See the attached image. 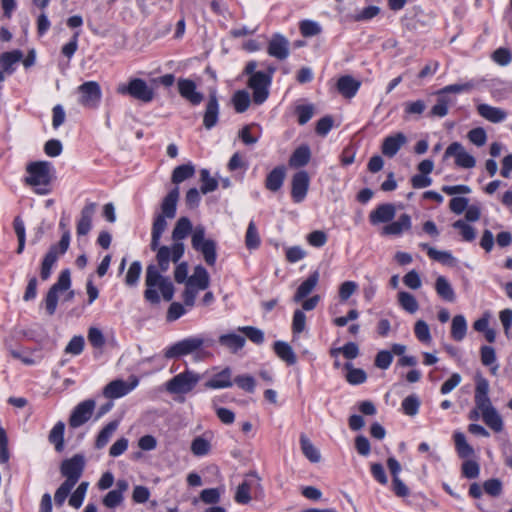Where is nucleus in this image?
I'll return each mask as SVG.
<instances>
[{
    "instance_id": "nucleus-1",
    "label": "nucleus",
    "mask_w": 512,
    "mask_h": 512,
    "mask_svg": "<svg viewBox=\"0 0 512 512\" xmlns=\"http://www.w3.org/2000/svg\"><path fill=\"white\" fill-rule=\"evenodd\" d=\"M163 273L154 264L146 268L144 298L151 304H158L161 300L169 302L174 296V285Z\"/></svg>"
},
{
    "instance_id": "nucleus-2",
    "label": "nucleus",
    "mask_w": 512,
    "mask_h": 512,
    "mask_svg": "<svg viewBox=\"0 0 512 512\" xmlns=\"http://www.w3.org/2000/svg\"><path fill=\"white\" fill-rule=\"evenodd\" d=\"M179 194V188H173L161 203V211L155 216L152 226L150 244L152 250H156L160 244L162 234L168 226L167 219H173L176 215Z\"/></svg>"
},
{
    "instance_id": "nucleus-3",
    "label": "nucleus",
    "mask_w": 512,
    "mask_h": 512,
    "mask_svg": "<svg viewBox=\"0 0 512 512\" xmlns=\"http://www.w3.org/2000/svg\"><path fill=\"white\" fill-rule=\"evenodd\" d=\"M28 176L25 178L26 184L35 188V192L40 195L49 193V184L51 182V164L47 161L32 162L27 165Z\"/></svg>"
},
{
    "instance_id": "nucleus-4",
    "label": "nucleus",
    "mask_w": 512,
    "mask_h": 512,
    "mask_svg": "<svg viewBox=\"0 0 512 512\" xmlns=\"http://www.w3.org/2000/svg\"><path fill=\"white\" fill-rule=\"evenodd\" d=\"M191 245L194 250L203 255L205 262L213 266L217 259L216 242L205 237V228L201 225L193 229L191 236Z\"/></svg>"
},
{
    "instance_id": "nucleus-5",
    "label": "nucleus",
    "mask_w": 512,
    "mask_h": 512,
    "mask_svg": "<svg viewBox=\"0 0 512 512\" xmlns=\"http://www.w3.org/2000/svg\"><path fill=\"white\" fill-rule=\"evenodd\" d=\"M116 91L118 94L129 95L144 103H149L154 99L153 89L140 78H133L127 84L120 83L117 86Z\"/></svg>"
},
{
    "instance_id": "nucleus-6",
    "label": "nucleus",
    "mask_w": 512,
    "mask_h": 512,
    "mask_svg": "<svg viewBox=\"0 0 512 512\" xmlns=\"http://www.w3.org/2000/svg\"><path fill=\"white\" fill-rule=\"evenodd\" d=\"M201 376L191 370H186L166 382V390L171 394H187L194 389Z\"/></svg>"
},
{
    "instance_id": "nucleus-7",
    "label": "nucleus",
    "mask_w": 512,
    "mask_h": 512,
    "mask_svg": "<svg viewBox=\"0 0 512 512\" xmlns=\"http://www.w3.org/2000/svg\"><path fill=\"white\" fill-rule=\"evenodd\" d=\"M272 77L262 71L253 73L249 77L248 87L253 92V102L257 105L263 104L269 96V87L271 85Z\"/></svg>"
},
{
    "instance_id": "nucleus-8",
    "label": "nucleus",
    "mask_w": 512,
    "mask_h": 512,
    "mask_svg": "<svg viewBox=\"0 0 512 512\" xmlns=\"http://www.w3.org/2000/svg\"><path fill=\"white\" fill-rule=\"evenodd\" d=\"M183 243H173L171 246L158 245L156 254L157 265L159 271L167 272L170 267V262L177 263L184 254Z\"/></svg>"
},
{
    "instance_id": "nucleus-9",
    "label": "nucleus",
    "mask_w": 512,
    "mask_h": 512,
    "mask_svg": "<svg viewBox=\"0 0 512 512\" xmlns=\"http://www.w3.org/2000/svg\"><path fill=\"white\" fill-rule=\"evenodd\" d=\"M453 158L454 164L463 169L476 166L475 157L460 142H452L445 150L444 159Z\"/></svg>"
},
{
    "instance_id": "nucleus-10",
    "label": "nucleus",
    "mask_w": 512,
    "mask_h": 512,
    "mask_svg": "<svg viewBox=\"0 0 512 512\" xmlns=\"http://www.w3.org/2000/svg\"><path fill=\"white\" fill-rule=\"evenodd\" d=\"M78 103L84 107L96 108L101 100L102 92L96 81H87L77 88Z\"/></svg>"
},
{
    "instance_id": "nucleus-11",
    "label": "nucleus",
    "mask_w": 512,
    "mask_h": 512,
    "mask_svg": "<svg viewBox=\"0 0 512 512\" xmlns=\"http://www.w3.org/2000/svg\"><path fill=\"white\" fill-rule=\"evenodd\" d=\"M71 285L70 273L68 270L61 272L57 282L50 288L45 299V308L49 315H52L57 307L58 294L67 292Z\"/></svg>"
},
{
    "instance_id": "nucleus-12",
    "label": "nucleus",
    "mask_w": 512,
    "mask_h": 512,
    "mask_svg": "<svg viewBox=\"0 0 512 512\" xmlns=\"http://www.w3.org/2000/svg\"><path fill=\"white\" fill-rule=\"evenodd\" d=\"M85 466V460L82 455H74L70 459H66L62 462L60 471L61 474L66 478V482H70L74 485L78 482L82 476Z\"/></svg>"
},
{
    "instance_id": "nucleus-13",
    "label": "nucleus",
    "mask_w": 512,
    "mask_h": 512,
    "mask_svg": "<svg viewBox=\"0 0 512 512\" xmlns=\"http://www.w3.org/2000/svg\"><path fill=\"white\" fill-rule=\"evenodd\" d=\"M96 403L92 399L80 402L72 411L69 418V425L73 428L85 424L92 416Z\"/></svg>"
},
{
    "instance_id": "nucleus-14",
    "label": "nucleus",
    "mask_w": 512,
    "mask_h": 512,
    "mask_svg": "<svg viewBox=\"0 0 512 512\" xmlns=\"http://www.w3.org/2000/svg\"><path fill=\"white\" fill-rule=\"evenodd\" d=\"M202 344L203 340L200 338H187L167 348L164 352V356L168 359H171L187 355L197 350L199 347L202 346Z\"/></svg>"
},
{
    "instance_id": "nucleus-15",
    "label": "nucleus",
    "mask_w": 512,
    "mask_h": 512,
    "mask_svg": "<svg viewBox=\"0 0 512 512\" xmlns=\"http://www.w3.org/2000/svg\"><path fill=\"white\" fill-rule=\"evenodd\" d=\"M310 177L304 170L295 173L291 181V196L295 203H301L307 196Z\"/></svg>"
},
{
    "instance_id": "nucleus-16",
    "label": "nucleus",
    "mask_w": 512,
    "mask_h": 512,
    "mask_svg": "<svg viewBox=\"0 0 512 512\" xmlns=\"http://www.w3.org/2000/svg\"><path fill=\"white\" fill-rule=\"evenodd\" d=\"M138 385V379L133 378L132 382L128 384L124 380L117 379L108 383L103 389V395L109 399H116L127 395Z\"/></svg>"
},
{
    "instance_id": "nucleus-17",
    "label": "nucleus",
    "mask_w": 512,
    "mask_h": 512,
    "mask_svg": "<svg viewBox=\"0 0 512 512\" xmlns=\"http://www.w3.org/2000/svg\"><path fill=\"white\" fill-rule=\"evenodd\" d=\"M412 227V220L410 215L404 213L401 214L396 221H390L386 224L381 231L382 235L388 236H400L404 232H407Z\"/></svg>"
},
{
    "instance_id": "nucleus-18",
    "label": "nucleus",
    "mask_w": 512,
    "mask_h": 512,
    "mask_svg": "<svg viewBox=\"0 0 512 512\" xmlns=\"http://www.w3.org/2000/svg\"><path fill=\"white\" fill-rule=\"evenodd\" d=\"M396 215V208L391 203L378 205L369 214V221L372 225L390 223Z\"/></svg>"
},
{
    "instance_id": "nucleus-19",
    "label": "nucleus",
    "mask_w": 512,
    "mask_h": 512,
    "mask_svg": "<svg viewBox=\"0 0 512 512\" xmlns=\"http://www.w3.org/2000/svg\"><path fill=\"white\" fill-rule=\"evenodd\" d=\"M97 205L95 203H87L80 213V218L77 222V234L84 236L89 233L92 227V219L96 212Z\"/></svg>"
},
{
    "instance_id": "nucleus-20",
    "label": "nucleus",
    "mask_w": 512,
    "mask_h": 512,
    "mask_svg": "<svg viewBox=\"0 0 512 512\" xmlns=\"http://www.w3.org/2000/svg\"><path fill=\"white\" fill-rule=\"evenodd\" d=\"M478 114L491 123H501L507 119L508 113L502 108L494 107L489 104H479L477 106Z\"/></svg>"
},
{
    "instance_id": "nucleus-21",
    "label": "nucleus",
    "mask_w": 512,
    "mask_h": 512,
    "mask_svg": "<svg viewBox=\"0 0 512 512\" xmlns=\"http://www.w3.org/2000/svg\"><path fill=\"white\" fill-rule=\"evenodd\" d=\"M268 54L279 60L286 59L289 55L288 40L281 35L273 36L268 44Z\"/></svg>"
},
{
    "instance_id": "nucleus-22",
    "label": "nucleus",
    "mask_w": 512,
    "mask_h": 512,
    "mask_svg": "<svg viewBox=\"0 0 512 512\" xmlns=\"http://www.w3.org/2000/svg\"><path fill=\"white\" fill-rule=\"evenodd\" d=\"M407 142L406 136L399 132L386 137L382 144V153L387 157H393L400 148Z\"/></svg>"
},
{
    "instance_id": "nucleus-23",
    "label": "nucleus",
    "mask_w": 512,
    "mask_h": 512,
    "mask_svg": "<svg viewBox=\"0 0 512 512\" xmlns=\"http://www.w3.org/2000/svg\"><path fill=\"white\" fill-rule=\"evenodd\" d=\"M178 89L180 95L194 105L201 103L203 100L202 94L196 91V84L190 79H180Z\"/></svg>"
},
{
    "instance_id": "nucleus-24",
    "label": "nucleus",
    "mask_w": 512,
    "mask_h": 512,
    "mask_svg": "<svg viewBox=\"0 0 512 512\" xmlns=\"http://www.w3.org/2000/svg\"><path fill=\"white\" fill-rule=\"evenodd\" d=\"M185 284L202 291L206 290L210 284V277L207 270L201 265L196 266L193 274L187 279Z\"/></svg>"
},
{
    "instance_id": "nucleus-25",
    "label": "nucleus",
    "mask_w": 512,
    "mask_h": 512,
    "mask_svg": "<svg viewBox=\"0 0 512 512\" xmlns=\"http://www.w3.org/2000/svg\"><path fill=\"white\" fill-rule=\"evenodd\" d=\"M273 351L277 357L287 365H294L297 362L295 352L291 345L285 341H276L273 344Z\"/></svg>"
},
{
    "instance_id": "nucleus-26",
    "label": "nucleus",
    "mask_w": 512,
    "mask_h": 512,
    "mask_svg": "<svg viewBox=\"0 0 512 512\" xmlns=\"http://www.w3.org/2000/svg\"><path fill=\"white\" fill-rule=\"evenodd\" d=\"M219 343L232 353H236L244 347L246 339L239 333H227L219 337Z\"/></svg>"
},
{
    "instance_id": "nucleus-27",
    "label": "nucleus",
    "mask_w": 512,
    "mask_h": 512,
    "mask_svg": "<svg viewBox=\"0 0 512 512\" xmlns=\"http://www.w3.org/2000/svg\"><path fill=\"white\" fill-rule=\"evenodd\" d=\"M318 281H319V272L318 271L312 272L308 276V278L305 281H303L300 284V286L298 287V289L294 295V300L298 302V301L303 300L305 297H307L317 286Z\"/></svg>"
},
{
    "instance_id": "nucleus-28",
    "label": "nucleus",
    "mask_w": 512,
    "mask_h": 512,
    "mask_svg": "<svg viewBox=\"0 0 512 512\" xmlns=\"http://www.w3.org/2000/svg\"><path fill=\"white\" fill-rule=\"evenodd\" d=\"M337 88L344 97L352 98L359 90L360 82L351 76H342L338 79Z\"/></svg>"
},
{
    "instance_id": "nucleus-29",
    "label": "nucleus",
    "mask_w": 512,
    "mask_h": 512,
    "mask_svg": "<svg viewBox=\"0 0 512 512\" xmlns=\"http://www.w3.org/2000/svg\"><path fill=\"white\" fill-rule=\"evenodd\" d=\"M219 105L216 96L213 94L210 96L206 111L204 114L203 124L207 129L214 127L218 121Z\"/></svg>"
},
{
    "instance_id": "nucleus-30",
    "label": "nucleus",
    "mask_w": 512,
    "mask_h": 512,
    "mask_svg": "<svg viewBox=\"0 0 512 512\" xmlns=\"http://www.w3.org/2000/svg\"><path fill=\"white\" fill-rule=\"evenodd\" d=\"M232 384L231 370L230 368H225L208 380L205 383V387L210 389H221L231 387Z\"/></svg>"
},
{
    "instance_id": "nucleus-31",
    "label": "nucleus",
    "mask_w": 512,
    "mask_h": 512,
    "mask_svg": "<svg viewBox=\"0 0 512 512\" xmlns=\"http://www.w3.org/2000/svg\"><path fill=\"white\" fill-rule=\"evenodd\" d=\"M435 290L439 297L448 302L456 299L454 289L444 276H438L435 282Z\"/></svg>"
},
{
    "instance_id": "nucleus-32",
    "label": "nucleus",
    "mask_w": 512,
    "mask_h": 512,
    "mask_svg": "<svg viewBox=\"0 0 512 512\" xmlns=\"http://www.w3.org/2000/svg\"><path fill=\"white\" fill-rule=\"evenodd\" d=\"M482 419L485 424L494 432L499 433L504 428L502 417L495 409V407L481 413Z\"/></svg>"
},
{
    "instance_id": "nucleus-33",
    "label": "nucleus",
    "mask_w": 512,
    "mask_h": 512,
    "mask_svg": "<svg viewBox=\"0 0 512 512\" xmlns=\"http://www.w3.org/2000/svg\"><path fill=\"white\" fill-rule=\"evenodd\" d=\"M190 232H193L191 221L187 217L179 218L172 232L174 243H182Z\"/></svg>"
},
{
    "instance_id": "nucleus-34",
    "label": "nucleus",
    "mask_w": 512,
    "mask_h": 512,
    "mask_svg": "<svg viewBox=\"0 0 512 512\" xmlns=\"http://www.w3.org/2000/svg\"><path fill=\"white\" fill-rule=\"evenodd\" d=\"M285 170L283 167L274 168L267 176L265 186L270 191H278L284 182Z\"/></svg>"
},
{
    "instance_id": "nucleus-35",
    "label": "nucleus",
    "mask_w": 512,
    "mask_h": 512,
    "mask_svg": "<svg viewBox=\"0 0 512 512\" xmlns=\"http://www.w3.org/2000/svg\"><path fill=\"white\" fill-rule=\"evenodd\" d=\"M23 57V54L19 50L10 52H4L0 55V66L5 69L8 74H12L14 71L13 66L18 63Z\"/></svg>"
},
{
    "instance_id": "nucleus-36",
    "label": "nucleus",
    "mask_w": 512,
    "mask_h": 512,
    "mask_svg": "<svg viewBox=\"0 0 512 512\" xmlns=\"http://www.w3.org/2000/svg\"><path fill=\"white\" fill-rule=\"evenodd\" d=\"M301 450L304 456L312 463H318L321 460V454L319 450L313 445V443L305 436H300Z\"/></svg>"
},
{
    "instance_id": "nucleus-37",
    "label": "nucleus",
    "mask_w": 512,
    "mask_h": 512,
    "mask_svg": "<svg viewBox=\"0 0 512 512\" xmlns=\"http://www.w3.org/2000/svg\"><path fill=\"white\" fill-rule=\"evenodd\" d=\"M64 429L63 422H58L49 433V442L55 446V449L60 452L64 447Z\"/></svg>"
},
{
    "instance_id": "nucleus-38",
    "label": "nucleus",
    "mask_w": 512,
    "mask_h": 512,
    "mask_svg": "<svg viewBox=\"0 0 512 512\" xmlns=\"http://www.w3.org/2000/svg\"><path fill=\"white\" fill-rule=\"evenodd\" d=\"M310 149L307 146H300L290 157L289 164L292 167H302L310 160Z\"/></svg>"
},
{
    "instance_id": "nucleus-39",
    "label": "nucleus",
    "mask_w": 512,
    "mask_h": 512,
    "mask_svg": "<svg viewBox=\"0 0 512 512\" xmlns=\"http://www.w3.org/2000/svg\"><path fill=\"white\" fill-rule=\"evenodd\" d=\"M456 450L461 458H468L474 455V449L467 443L466 437L461 432L454 434Z\"/></svg>"
},
{
    "instance_id": "nucleus-40",
    "label": "nucleus",
    "mask_w": 512,
    "mask_h": 512,
    "mask_svg": "<svg viewBox=\"0 0 512 512\" xmlns=\"http://www.w3.org/2000/svg\"><path fill=\"white\" fill-rule=\"evenodd\" d=\"M475 87L474 81H467L465 83H456L443 87L440 89L437 94L439 96L446 95L449 93L461 94L470 92Z\"/></svg>"
},
{
    "instance_id": "nucleus-41",
    "label": "nucleus",
    "mask_w": 512,
    "mask_h": 512,
    "mask_svg": "<svg viewBox=\"0 0 512 512\" xmlns=\"http://www.w3.org/2000/svg\"><path fill=\"white\" fill-rule=\"evenodd\" d=\"M118 427V422L117 421H112L110 423H108L98 434L97 436V439H96V447L98 449H101L103 448L104 446L107 445V443L109 442L110 438L112 437V435L114 434V432L116 431Z\"/></svg>"
},
{
    "instance_id": "nucleus-42",
    "label": "nucleus",
    "mask_w": 512,
    "mask_h": 512,
    "mask_svg": "<svg viewBox=\"0 0 512 512\" xmlns=\"http://www.w3.org/2000/svg\"><path fill=\"white\" fill-rule=\"evenodd\" d=\"M254 480L245 479L236 490L235 501L239 504H247L251 500L250 491Z\"/></svg>"
},
{
    "instance_id": "nucleus-43",
    "label": "nucleus",
    "mask_w": 512,
    "mask_h": 512,
    "mask_svg": "<svg viewBox=\"0 0 512 512\" xmlns=\"http://www.w3.org/2000/svg\"><path fill=\"white\" fill-rule=\"evenodd\" d=\"M261 240L254 221H250L245 235V245L249 250L257 249Z\"/></svg>"
},
{
    "instance_id": "nucleus-44",
    "label": "nucleus",
    "mask_w": 512,
    "mask_h": 512,
    "mask_svg": "<svg viewBox=\"0 0 512 512\" xmlns=\"http://www.w3.org/2000/svg\"><path fill=\"white\" fill-rule=\"evenodd\" d=\"M88 487H89L88 482H81L78 485V487L74 490V492L71 494V496L69 498V505L75 509L80 508L84 501Z\"/></svg>"
},
{
    "instance_id": "nucleus-45",
    "label": "nucleus",
    "mask_w": 512,
    "mask_h": 512,
    "mask_svg": "<svg viewBox=\"0 0 512 512\" xmlns=\"http://www.w3.org/2000/svg\"><path fill=\"white\" fill-rule=\"evenodd\" d=\"M211 450V443L208 439L203 436H198L193 439L191 443V452L195 456L207 455Z\"/></svg>"
},
{
    "instance_id": "nucleus-46",
    "label": "nucleus",
    "mask_w": 512,
    "mask_h": 512,
    "mask_svg": "<svg viewBox=\"0 0 512 512\" xmlns=\"http://www.w3.org/2000/svg\"><path fill=\"white\" fill-rule=\"evenodd\" d=\"M194 166L191 164H184L176 167L172 174V181L179 184L194 175Z\"/></svg>"
},
{
    "instance_id": "nucleus-47",
    "label": "nucleus",
    "mask_w": 512,
    "mask_h": 512,
    "mask_svg": "<svg viewBox=\"0 0 512 512\" xmlns=\"http://www.w3.org/2000/svg\"><path fill=\"white\" fill-rule=\"evenodd\" d=\"M232 101H233L235 110L238 113L245 112L249 108V105L251 102L249 93L245 90L237 91L234 94Z\"/></svg>"
},
{
    "instance_id": "nucleus-48",
    "label": "nucleus",
    "mask_w": 512,
    "mask_h": 512,
    "mask_svg": "<svg viewBox=\"0 0 512 512\" xmlns=\"http://www.w3.org/2000/svg\"><path fill=\"white\" fill-rule=\"evenodd\" d=\"M345 368L348 370L346 374V380L348 381V383L352 385H358L366 381L367 375L364 370L353 368L350 363H347L345 365Z\"/></svg>"
},
{
    "instance_id": "nucleus-49",
    "label": "nucleus",
    "mask_w": 512,
    "mask_h": 512,
    "mask_svg": "<svg viewBox=\"0 0 512 512\" xmlns=\"http://www.w3.org/2000/svg\"><path fill=\"white\" fill-rule=\"evenodd\" d=\"M398 302L400 306L409 313H414L418 310V302L416 298L408 292H399Z\"/></svg>"
},
{
    "instance_id": "nucleus-50",
    "label": "nucleus",
    "mask_w": 512,
    "mask_h": 512,
    "mask_svg": "<svg viewBox=\"0 0 512 512\" xmlns=\"http://www.w3.org/2000/svg\"><path fill=\"white\" fill-rule=\"evenodd\" d=\"M421 247L425 250H427L428 256L436 261H439L441 263L447 264L454 260V257L452 254L448 251H440L433 247H430L427 244H422Z\"/></svg>"
},
{
    "instance_id": "nucleus-51",
    "label": "nucleus",
    "mask_w": 512,
    "mask_h": 512,
    "mask_svg": "<svg viewBox=\"0 0 512 512\" xmlns=\"http://www.w3.org/2000/svg\"><path fill=\"white\" fill-rule=\"evenodd\" d=\"M455 229L459 230L462 239L466 242H471L476 238V231L475 229L467 224L463 220H457L452 225Z\"/></svg>"
},
{
    "instance_id": "nucleus-52",
    "label": "nucleus",
    "mask_w": 512,
    "mask_h": 512,
    "mask_svg": "<svg viewBox=\"0 0 512 512\" xmlns=\"http://www.w3.org/2000/svg\"><path fill=\"white\" fill-rule=\"evenodd\" d=\"M200 179H201V182H202L201 192L203 194H207L209 192H213L214 190L217 189L218 182H217V180L214 177H212L210 175L208 170L202 169L200 171Z\"/></svg>"
},
{
    "instance_id": "nucleus-53",
    "label": "nucleus",
    "mask_w": 512,
    "mask_h": 512,
    "mask_svg": "<svg viewBox=\"0 0 512 512\" xmlns=\"http://www.w3.org/2000/svg\"><path fill=\"white\" fill-rule=\"evenodd\" d=\"M468 140L477 147H482L487 142V133L484 128L476 127L467 133Z\"/></svg>"
},
{
    "instance_id": "nucleus-54",
    "label": "nucleus",
    "mask_w": 512,
    "mask_h": 512,
    "mask_svg": "<svg viewBox=\"0 0 512 512\" xmlns=\"http://www.w3.org/2000/svg\"><path fill=\"white\" fill-rule=\"evenodd\" d=\"M339 353H342L347 359H355L359 355V349L357 344L349 342L343 347L334 348L331 350V355L336 357Z\"/></svg>"
},
{
    "instance_id": "nucleus-55",
    "label": "nucleus",
    "mask_w": 512,
    "mask_h": 512,
    "mask_svg": "<svg viewBox=\"0 0 512 512\" xmlns=\"http://www.w3.org/2000/svg\"><path fill=\"white\" fill-rule=\"evenodd\" d=\"M141 272V263L139 261L132 262L125 276V283L129 286L136 285L137 282L139 281Z\"/></svg>"
},
{
    "instance_id": "nucleus-56",
    "label": "nucleus",
    "mask_w": 512,
    "mask_h": 512,
    "mask_svg": "<svg viewBox=\"0 0 512 512\" xmlns=\"http://www.w3.org/2000/svg\"><path fill=\"white\" fill-rule=\"evenodd\" d=\"M74 486V484L66 481L59 486L54 494V500L57 506L61 507L64 504Z\"/></svg>"
},
{
    "instance_id": "nucleus-57",
    "label": "nucleus",
    "mask_w": 512,
    "mask_h": 512,
    "mask_svg": "<svg viewBox=\"0 0 512 512\" xmlns=\"http://www.w3.org/2000/svg\"><path fill=\"white\" fill-rule=\"evenodd\" d=\"M239 331L256 344H261L264 341L263 331L256 327L245 326L240 328Z\"/></svg>"
},
{
    "instance_id": "nucleus-58",
    "label": "nucleus",
    "mask_w": 512,
    "mask_h": 512,
    "mask_svg": "<svg viewBox=\"0 0 512 512\" xmlns=\"http://www.w3.org/2000/svg\"><path fill=\"white\" fill-rule=\"evenodd\" d=\"M420 402L415 395L407 396L402 402V408L405 414L414 416L417 414Z\"/></svg>"
},
{
    "instance_id": "nucleus-59",
    "label": "nucleus",
    "mask_w": 512,
    "mask_h": 512,
    "mask_svg": "<svg viewBox=\"0 0 512 512\" xmlns=\"http://www.w3.org/2000/svg\"><path fill=\"white\" fill-rule=\"evenodd\" d=\"M358 289L355 281H345L339 287V298L341 301H347Z\"/></svg>"
},
{
    "instance_id": "nucleus-60",
    "label": "nucleus",
    "mask_w": 512,
    "mask_h": 512,
    "mask_svg": "<svg viewBox=\"0 0 512 512\" xmlns=\"http://www.w3.org/2000/svg\"><path fill=\"white\" fill-rule=\"evenodd\" d=\"M300 31L303 36L311 37L319 34L321 31V27L315 21L304 20L300 23Z\"/></svg>"
},
{
    "instance_id": "nucleus-61",
    "label": "nucleus",
    "mask_w": 512,
    "mask_h": 512,
    "mask_svg": "<svg viewBox=\"0 0 512 512\" xmlns=\"http://www.w3.org/2000/svg\"><path fill=\"white\" fill-rule=\"evenodd\" d=\"M414 332L422 343L429 344L431 342L430 330L426 322H416Z\"/></svg>"
},
{
    "instance_id": "nucleus-62",
    "label": "nucleus",
    "mask_w": 512,
    "mask_h": 512,
    "mask_svg": "<svg viewBox=\"0 0 512 512\" xmlns=\"http://www.w3.org/2000/svg\"><path fill=\"white\" fill-rule=\"evenodd\" d=\"M307 242L313 247H322L327 242V235L321 230H315L309 233L306 237Z\"/></svg>"
},
{
    "instance_id": "nucleus-63",
    "label": "nucleus",
    "mask_w": 512,
    "mask_h": 512,
    "mask_svg": "<svg viewBox=\"0 0 512 512\" xmlns=\"http://www.w3.org/2000/svg\"><path fill=\"white\" fill-rule=\"evenodd\" d=\"M393 360L392 353L387 350H381L375 357V366L377 368L386 370L389 368Z\"/></svg>"
},
{
    "instance_id": "nucleus-64",
    "label": "nucleus",
    "mask_w": 512,
    "mask_h": 512,
    "mask_svg": "<svg viewBox=\"0 0 512 512\" xmlns=\"http://www.w3.org/2000/svg\"><path fill=\"white\" fill-rule=\"evenodd\" d=\"M483 490L490 496L497 497L502 491V482L499 479H489L484 482Z\"/></svg>"
}]
</instances>
